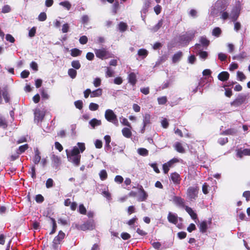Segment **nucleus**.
Masks as SVG:
<instances>
[{"instance_id": "obj_1", "label": "nucleus", "mask_w": 250, "mask_h": 250, "mask_svg": "<svg viewBox=\"0 0 250 250\" xmlns=\"http://www.w3.org/2000/svg\"><path fill=\"white\" fill-rule=\"evenodd\" d=\"M228 6L227 0H218L210 8V15L214 17L220 15V18L224 21L229 19V13L226 10Z\"/></svg>"}, {"instance_id": "obj_2", "label": "nucleus", "mask_w": 250, "mask_h": 250, "mask_svg": "<svg viewBox=\"0 0 250 250\" xmlns=\"http://www.w3.org/2000/svg\"><path fill=\"white\" fill-rule=\"evenodd\" d=\"M85 149V145L83 143H78L77 146L73 147L71 151L66 150V153L68 160L72 163L75 166L80 165L81 155L80 152H83Z\"/></svg>"}, {"instance_id": "obj_3", "label": "nucleus", "mask_w": 250, "mask_h": 250, "mask_svg": "<svg viewBox=\"0 0 250 250\" xmlns=\"http://www.w3.org/2000/svg\"><path fill=\"white\" fill-rule=\"evenodd\" d=\"M196 32V31L193 30L187 31L185 34L179 36V42L183 46L188 45L194 38Z\"/></svg>"}, {"instance_id": "obj_4", "label": "nucleus", "mask_w": 250, "mask_h": 250, "mask_svg": "<svg viewBox=\"0 0 250 250\" xmlns=\"http://www.w3.org/2000/svg\"><path fill=\"white\" fill-rule=\"evenodd\" d=\"M104 117L107 121L113 123L116 126L119 125L117 117L112 110L107 109L105 112Z\"/></svg>"}, {"instance_id": "obj_5", "label": "nucleus", "mask_w": 250, "mask_h": 250, "mask_svg": "<svg viewBox=\"0 0 250 250\" xmlns=\"http://www.w3.org/2000/svg\"><path fill=\"white\" fill-rule=\"evenodd\" d=\"M76 227L79 229L85 231L86 230H93L95 228V225L94 221L90 219L81 225H76Z\"/></svg>"}, {"instance_id": "obj_6", "label": "nucleus", "mask_w": 250, "mask_h": 250, "mask_svg": "<svg viewBox=\"0 0 250 250\" xmlns=\"http://www.w3.org/2000/svg\"><path fill=\"white\" fill-rule=\"evenodd\" d=\"M64 236L65 233L62 230H60L59 232L58 235L54 238L53 241L52 248L54 250H58L59 249V245L64 239Z\"/></svg>"}, {"instance_id": "obj_7", "label": "nucleus", "mask_w": 250, "mask_h": 250, "mask_svg": "<svg viewBox=\"0 0 250 250\" xmlns=\"http://www.w3.org/2000/svg\"><path fill=\"white\" fill-rule=\"evenodd\" d=\"M247 99V96L246 94H239L236 98L230 103L231 106L238 107L244 104Z\"/></svg>"}, {"instance_id": "obj_8", "label": "nucleus", "mask_w": 250, "mask_h": 250, "mask_svg": "<svg viewBox=\"0 0 250 250\" xmlns=\"http://www.w3.org/2000/svg\"><path fill=\"white\" fill-rule=\"evenodd\" d=\"M240 11V6L239 5H236L234 6L230 13L229 14V19L231 20V21L233 22H235L237 20L239 17Z\"/></svg>"}, {"instance_id": "obj_9", "label": "nucleus", "mask_w": 250, "mask_h": 250, "mask_svg": "<svg viewBox=\"0 0 250 250\" xmlns=\"http://www.w3.org/2000/svg\"><path fill=\"white\" fill-rule=\"evenodd\" d=\"M199 188L197 187H190L187 190V195L188 198L192 201L195 200L198 196Z\"/></svg>"}, {"instance_id": "obj_10", "label": "nucleus", "mask_w": 250, "mask_h": 250, "mask_svg": "<svg viewBox=\"0 0 250 250\" xmlns=\"http://www.w3.org/2000/svg\"><path fill=\"white\" fill-rule=\"evenodd\" d=\"M95 53L97 57L101 59H106L109 57V53L104 48L94 50Z\"/></svg>"}, {"instance_id": "obj_11", "label": "nucleus", "mask_w": 250, "mask_h": 250, "mask_svg": "<svg viewBox=\"0 0 250 250\" xmlns=\"http://www.w3.org/2000/svg\"><path fill=\"white\" fill-rule=\"evenodd\" d=\"M178 219H179L181 221H182V218L178 217L176 214L173 213L171 212L168 213L167 216V220L170 223L176 225L178 223Z\"/></svg>"}, {"instance_id": "obj_12", "label": "nucleus", "mask_w": 250, "mask_h": 250, "mask_svg": "<svg viewBox=\"0 0 250 250\" xmlns=\"http://www.w3.org/2000/svg\"><path fill=\"white\" fill-rule=\"evenodd\" d=\"M50 158L53 167L56 169L57 168L61 163L60 157L55 154H52Z\"/></svg>"}, {"instance_id": "obj_13", "label": "nucleus", "mask_w": 250, "mask_h": 250, "mask_svg": "<svg viewBox=\"0 0 250 250\" xmlns=\"http://www.w3.org/2000/svg\"><path fill=\"white\" fill-rule=\"evenodd\" d=\"M173 201L177 206L185 208L186 206H185L184 199L179 196H174Z\"/></svg>"}, {"instance_id": "obj_14", "label": "nucleus", "mask_w": 250, "mask_h": 250, "mask_svg": "<svg viewBox=\"0 0 250 250\" xmlns=\"http://www.w3.org/2000/svg\"><path fill=\"white\" fill-rule=\"evenodd\" d=\"M236 156L239 158H242L243 156L250 155V149L245 148L244 149H237Z\"/></svg>"}, {"instance_id": "obj_15", "label": "nucleus", "mask_w": 250, "mask_h": 250, "mask_svg": "<svg viewBox=\"0 0 250 250\" xmlns=\"http://www.w3.org/2000/svg\"><path fill=\"white\" fill-rule=\"evenodd\" d=\"M35 121H42L44 116V113L40 109H36L34 111Z\"/></svg>"}, {"instance_id": "obj_16", "label": "nucleus", "mask_w": 250, "mask_h": 250, "mask_svg": "<svg viewBox=\"0 0 250 250\" xmlns=\"http://www.w3.org/2000/svg\"><path fill=\"white\" fill-rule=\"evenodd\" d=\"M229 74L228 72L223 71L218 74V79L222 82H224L229 79Z\"/></svg>"}, {"instance_id": "obj_17", "label": "nucleus", "mask_w": 250, "mask_h": 250, "mask_svg": "<svg viewBox=\"0 0 250 250\" xmlns=\"http://www.w3.org/2000/svg\"><path fill=\"white\" fill-rule=\"evenodd\" d=\"M140 193L138 199V200L140 202L144 201L146 200L148 195L147 193L145 191V190L142 187L140 188Z\"/></svg>"}, {"instance_id": "obj_18", "label": "nucleus", "mask_w": 250, "mask_h": 250, "mask_svg": "<svg viewBox=\"0 0 250 250\" xmlns=\"http://www.w3.org/2000/svg\"><path fill=\"white\" fill-rule=\"evenodd\" d=\"M199 42L203 45V47H204L205 49L207 48L208 46L209 45L210 43L209 41L208 40L206 37L205 36L200 37L199 39Z\"/></svg>"}, {"instance_id": "obj_19", "label": "nucleus", "mask_w": 250, "mask_h": 250, "mask_svg": "<svg viewBox=\"0 0 250 250\" xmlns=\"http://www.w3.org/2000/svg\"><path fill=\"white\" fill-rule=\"evenodd\" d=\"M170 179L175 184H179L181 180L180 175L176 172H174L171 174Z\"/></svg>"}, {"instance_id": "obj_20", "label": "nucleus", "mask_w": 250, "mask_h": 250, "mask_svg": "<svg viewBox=\"0 0 250 250\" xmlns=\"http://www.w3.org/2000/svg\"><path fill=\"white\" fill-rule=\"evenodd\" d=\"M35 154L33 158V162L35 164H38L41 161V157L40 156V152L37 148L35 149Z\"/></svg>"}, {"instance_id": "obj_21", "label": "nucleus", "mask_w": 250, "mask_h": 250, "mask_svg": "<svg viewBox=\"0 0 250 250\" xmlns=\"http://www.w3.org/2000/svg\"><path fill=\"white\" fill-rule=\"evenodd\" d=\"M128 82L130 83L132 85H134L136 84L137 82L136 75L134 73H130L128 75Z\"/></svg>"}, {"instance_id": "obj_22", "label": "nucleus", "mask_w": 250, "mask_h": 250, "mask_svg": "<svg viewBox=\"0 0 250 250\" xmlns=\"http://www.w3.org/2000/svg\"><path fill=\"white\" fill-rule=\"evenodd\" d=\"M183 56V53L181 51H178L174 54L172 57V62L176 63L180 61Z\"/></svg>"}, {"instance_id": "obj_23", "label": "nucleus", "mask_w": 250, "mask_h": 250, "mask_svg": "<svg viewBox=\"0 0 250 250\" xmlns=\"http://www.w3.org/2000/svg\"><path fill=\"white\" fill-rule=\"evenodd\" d=\"M89 124L92 128H94L95 127L100 125L102 122L101 120L94 118L89 122Z\"/></svg>"}, {"instance_id": "obj_24", "label": "nucleus", "mask_w": 250, "mask_h": 250, "mask_svg": "<svg viewBox=\"0 0 250 250\" xmlns=\"http://www.w3.org/2000/svg\"><path fill=\"white\" fill-rule=\"evenodd\" d=\"M200 231L202 233H205L208 229V224L206 220L201 222L199 225Z\"/></svg>"}, {"instance_id": "obj_25", "label": "nucleus", "mask_w": 250, "mask_h": 250, "mask_svg": "<svg viewBox=\"0 0 250 250\" xmlns=\"http://www.w3.org/2000/svg\"><path fill=\"white\" fill-rule=\"evenodd\" d=\"M237 130L235 128H229L228 129H227L224 131H223L221 134L222 135H233L237 133Z\"/></svg>"}, {"instance_id": "obj_26", "label": "nucleus", "mask_w": 250, "mask_h": 250, "mask_svg": "<svg viewBox=\"0 0 250 250\" xmlns=\"http://www.w3.org/2000/svg\"><path fill=\"white\" fill-rule=\"evenodd\" d=\"M185 209L187 211V212L189 214L192 219L194 220L197 219V214L194 212V211L191 208L188 207V206H186Z\"/></svg>"}, {"instance_id": "obj_27", "label": "nucleus", "mask_w": 250, "mask_h": 250, "mask_svg": "<svg viewBox=\"0 0 250 250\" xmlns=\"http://www.w3.org/2000/svg\"><path fill=\"white\" fill-rule=\"evenodd\" d=\"M103 90L101 88H98L92 92L91 91L90 97L91 98L100 97L102 95Z\"/></svg>"}, {"instance_id": "obj_28", "label": "nucleus", "mask_w": 250, "mask_h": 250, "mask_svg": "<svg viewBox=\"0 0 250 250\" xmlns=\"http://www.w3.org/2000/svg\"><path fill=\"white\" fill-rule=\"evenodd\" d=\"M150 5V1L149 0H145L144 2V5L142 10V12L146 14Z\"/></svg>"}, {"instance_id": "obj_29", "label": "nucleus", "mask_w": 250, "mask_h": 250, "mask_svg": "<svg viewBox=\"0 0 250 250\" xmlns=\"http://www.w3.org/2000/svg\"><path fill=\"white\" fill-rule=\"evenodd\" d=\"M123 135L126 138H130L132 135V133L129 128L127 127L124 128L122 130Z\"/></svg>"}, {"instance_id": "obj_30", "label": "nucleus", "mask_w": 250, "mask_h": 250, "mask_svg": "<svg viewBox=\"0 0 250 250\" xmlns=\"http://www.w3.org/2000/svg\"><path fill=\"white\" fill-rule=\"evenodd\" d=\"M150 123V115L148 114H145L143 116V125L144 126H147Z\"/></svg>"}, {"instance_id": "obj_31", "label": "nucleus", "mask_w": 250, "mask_h": 250, "mask_svg": "<svg viewBox=\"0 0 250 250\" xmlns=\"http://www.w3.org/2000/svg\"><path fill=\"white\" fill-rule=\"evenodd\" d=\"M128 26L127 24L123 21H121L118 24V29L120 31L122 32H125Z\"/></svg>"}, {"instance_id": "obj_32", "label": "nucleus", "mask_w": 250, "mask_h": 250, "mask_svg": "<svg viewBox=\"0 0 250 250\" xmlns=\"http://www.w3.org/2000/svg\"><path fill=\"white\" fill-rule=\"evenodd\" d=\"M196 55H199L200 59L203 60H205L208 56V53L205 51H201L198 52Z\"/></svg>"}, {"instance_id": "obj_33", "label": "nucleus", "mask_w": 250, "mask_h": 250, "mask_svg": "<svg viewBox=\"0 0 250 250\" xmlns=\"http://www.w3.org/2000/svg\"><path fill=\"white\" fill-rule=\"evenodd\" d=\"M82 51L77 48H73L71 50V55L73 57H77L81 55Z\"/></svg>"}, {"instance_id": "obj_34", "label": "nucleus", "mask_w": 250, "mask_h": 250, "mask_svg": "<svg viewBox=\"0 0 250 250\" xmlns=\"http://www.w3.org/2000/svg\"><path fill=\"white\" fill-rule=\"evenodd\" d=\"M0 127L4 129H5L7 127V122L6 119L1 116H0Z\"/></svg>"}, {"instance_id": "obj_35", "label": "nucleus", "mask_w": 250, "mask_h": 250, "mask_svg": "<svg viewBox=\"0 0 250 250\" xmlns=\"http://www.w3.org/2000/svg\"><path fill=\"white\" fill-rule=\"evenodd\" d=\"M176 150L180 153H184L185 149L183 148L182 144L180 143H176L175 145Z\"/></svg>"}, {"instance_id": "obj_36", "label": "nucleus", "mask_w": 250, "mask_h": 250, "mask_svg": "<svg viewBox=\"0 0 250 250\" xmlns=\"http://www.w3.org/2000/svg\"><path fill=\"white\" fill-rule=\"evenodd\" d=\"M28 148V145L27 144H25L24 145L20 146L18 149H17V152L19 154L23 153L27 148Z\"/></svg>"}, {"instance_id": "obj_37", "label": "nucleus", "mask_w": 250, "mask_h": 250, "mask_svg": "<svg viewBox=\"0 0 250 250\" xmlns=\"http://www.w3.org/2000/svg\"><path fill=\"white\" fill-rule=\"evenodd\" d=\"M221 30L219 27H215L213 29L212 34L213 36L218 37L221 35Z\"/></svg>"}, {"instance_id": "obj_38", "label": "nucleus", "mask_w": 250, "mask_h": 250, "mask_svg": "<svg viewBox=\"0 0 250 250\" xmlns=\"http://www.w3.org/2000/svg\"><path fill=\"white\" fill-rule=\"evenodd\" d=\"M193 49L195 51V53L197 54L198 52L202 51L204 49H205V48L203 47V45L200 43H196Z\"/></svg>"}, {"instance_id": "obj_39", "label": "nucleus", "mask_w": 250, "mask_h": 250, "mask_svg": "<svg viewBox=\"0 0 250 250\" xmlns=\"http://www.w3.org/2000/svg\"><path fill=\"white\" fill-rule=\"evenodd\" d=\"M68 74L72 79H74L76 77L77 71L73 68H70L68 70Z\"/></svg>"}, {"instance_id": "obj_40", "label": "nucleus", "mask_w": 250, "mask_h": 250, "mask_svg": "<svg viewBox=\"0 0 250 250\" xmlns=\"http://www.w3.org/2000/svg\"><path fill=\"white\" fill-rule=\"evenodd\" d=\"M60 5L65 7L67 10H70L71 7V4L68 1H62Z\"/></svg>"}, {"instance_id": "obj_41", "label": "nucleus", "mask_w": 250, "mask_h": 250, "mask_svg": "<svg viewBox=\"0 0 250 250\" xmlns=\"http://www.w3.org/2000/svg\"><path fill=\"white\" fill-rule=\"evenodd\" d=\"M163 24V20H160L158 21V22L157 23V24H156L155 26H154L152 27V31L154 32H156L160 28V27L162 26Z\"/></svg>"}, {"instance_id": "obj_42", "label": "nucleus", "mask_w": 250, "mask_h": 250, "mask_svg": "<svg viewBox=\"0 0 250 250\" xmlns=\"http://www.w3.org/2000/svg\"><path fill=\"white\" fill-rule=\"evenodd\" d=\"M99 176L100 177V179L102 180H105L107 177V174L105 170L103 169L99 173Z\"/></svg>"}, {"instance_id": "obj_43", "label": "nucleus", "mask_w": 250, "mask_h": 250, "mask_svg": "<svg viewBox=\"0 0 250 250\" xmlns=\"http://www.w3.org/2000/svg\"><path fill=\"white\" fill-rule=\"evenodd\" d=\"M71 65L74 68L76 69H79L81 66L79 61L78 60L73 61L71 62Z\"/></svg>"}, {"instance_id": "obj_44", "label": "nucleus", "mask_w": 250, "mask_h": 250, "mask_svg": "<svg viewBox=\"0 0 250 250\" xmlns=\"http://www.w3.org/2000/svg\"><path fill=\"white\" fill-rule=\"evenodd\" d=\"M138 153L142 156H146L148 154V151L147 149L144 148H140L138 149Z\"/></svg>"}, {"instance_id": "obj_45", "label": "nucleus", "mask_w": 250, "mask_h": 250, "mask_svg": "<svg viewBox=\"0 0 250 250\" xmlns=\"http://www.w3.org/2000/svg\"><path fill=\"white\" fill-rule=\"evenodd\" d=\"M51 221H52V229L51 231V232H50V235H52L56 231V228H57V225H56V223L55 220L54 218H51Z\"/></svg>"}, {"instance_id": "obj_46", "label": "nucleus", "mask_w": 250, "mask_h": 250, "mask_svg": "<svg viewBox=\"0 0 250 250\" xmlns=\"http://www.w3.org/2000/svg\"><path fill=\"white\" fill-rule=\"evenodd\" d=\"M2 96L6 103H9L10 101V97L8 92L7 90H4L2 92Z\"/></svg>"}, {"instance_id": "obj_47", "label": "nucleus", "mask_w": 250, "mask_h": 250, "mask_svg": "<svg viewBox=\"0 0 250 250\" xmlns=\"http://www.w3.org/2000/svg\"><path fill=\"white\" fill-rule=\"evenodd\" d=\"M99 108V105L97 104L91 103L89 105V108L91 111L97 110Z\"/></svg>"}, {"instance_id": "obj_48", "label": "nucleus", "mask_w": 250, "mask_h": 250, "mask_svg": "<svg viewBox=\"0 0 250 250\" xmlns=\"http://www.w3.org/2000/svg\"><path fill=\"white\" fill-rule=\"evenodd\" d=\"M120 121L122 124L126 125L128 127L131 128L130 124L128 122L127 120L125 118H120Z\"/></svg>"}, {"instance_id": "obj_49", "label": "nucleus", "mask_w": 250, "mask_h": 250, "mask_svg": "<svg viewBox=\"0 0 250 250\" xmlns=\"http://www.w3.org/2000/svg\"><path fill=\"white\" fill-rule=\"evenodd\" d=\"M46 14L44 12H42L39 15L38 19L39 21H43L46 20Z\"/></svg>"}, {"instance_id": "obj_50", "label": "nucleus", "mask_w": 250, "mask_h": 250, "mask_svg": "<svg viewBox=\"0 0 250 250\" xmlns=\"http://www.w3.org/2000/svg\"><path fill=\"white\" fill-rule=\"evenodd\" d=\"M138 55L145 57L147 55V51L145 49H140L138 51Z\"/></svg>"}, {"instance_id": "obj_51", "label": "nucleus", "mask_w": 250, "mask_h": 250, "mask_svg": "<svg viewBox=\"0 0 250 250\" xmlns=\"http://www.w3.org/2000/svg\"><path fill=\"white\" fill-rule=\"evenodd\" d=\"M74 104L76 108L81 109L83 107V103L82 100H78L74 102Z\"/></svg>"}, {"instance_id": "obj_52", "label": "nucleus", "mask_w": 250, "mask_h": 250, "mask_svg": "<svg viewBox=\"0 0 250 250\" xmlns=\"http://www.w3.org/2000/svg\"><path fill=\"white\" fill-rule=\"evenodd\" d=\"M78 211L82 214H85L86 213V209L83 204H80L79 207Z\"/></svg>"}, {"instance_id": "obj_53", "label": "nucleus", "mask_w": 250, "mask_h": 250, "mask_svg": "<svg viewBox=\"0 0 250 250\" xmlns=\"http://www.w3.org/2000/svg\"><path fill=\"white\" fill-rule=\"evenodd\" d=\"M119 3L118 1H116L113 5L112 12L114 14H116L117 13V10L119 8Z\"/></svg>"}, {"instance_id": "obj_54", "label": "nucleus", "mask_w": 250, "mask_h": 250, "mask_svg": "<svg viewBox=\"0 0 250 250\" xmlns=\"http://www.w3.org/2000/svg\"><path fill=\"white\" fill-rule=\"evenodd\" d=\"M89 21V18L88 16L86 15H84L81 18V22L83 24H87Z\"/></svg>"}, {"instance_id": "obj_55", "label": "nucleus", "mask_w": 250, "mask_h": 250, "mask_svg": "<svg viewBox=\"0 0 250 250\" xmlns=\"http://www.w3.org/2000/svg\"><path fill=\"white\" fill-rule=\"evenodd\" d=\"M35 200L38 203H42L44 201V197L41 194H38L35 197Z\"/></svg>"}, {"instance_id": "obj_56", "label": "nucleus", "mask_w": 250, "mask_h": 250, "mask_svg": "<svg viewBox=\"0 0 250 250\" xmlns=\"http://www.w3.org/2000/svg\"><path fill=\"white\" fill-rule=\"evenodd\" d=\"M167 99L166 97L164 96L158 98V102L160 104H164L166 103Z\"/></svg>"}, {"instance_id": "obj_57", "label": "nucleus", "mask_w": 250, "mask_h": 250, "mask_svg": "<svg viewBox=\"0 0 250 250\" xmlns=\"http://www.w3.org/2000/svg\"><path fill=\"white\" fill-rule=\"evenodd\" d=\"M88 39L86 36H83L79 39L80 42L82 44H85L87 43Z\"/></svg>"}, {"instance_id": "obj_58", "label": "nucleus", "mask_w": 250, "mask_h": 250, "mask_svg": "<svg viewBox=\"0 0 250 250\" xmlns=\"http://www.w3.org/2000/svg\"><path fill=\"white\" fill-rule=\"evenodd\" d=\"M228 142V138H221L218 140V143L221 145H224Z\"/></svg>"}, {"instance_id": "obj_59", "label": "nucleus", "mask_w": 250, "mask_h": 250, "mask_svg": "<svg viewBox=\"0 0 250 250\" xmlns=\"http://www.w3.org/2000/svg\"><path fill=\"white\" fill-rule=\"evenodd\" d=\"M237 75L240 81H242L246 79V76L242 72L238 71L237 73Z\"/></svg>"}, {"instance_id": "obj_60", "label": "nucleus", "mask_w": 250, "mask_h": 250, "mask_svg": "<svg viewBox=\"0 0 250 250\" xmlns=\"http://www.w3.org/2000/svg\"><path fill=\"white\" fill-rule=\"evenodd\" d=\"M53 181L52 179L49 178L46 182V187L47 188H50L53 187Z\"/></svg>"}, {"instance_id": "obj_61", "label": "nucleus", "mask_w": 250, "mask_h": 250, "mask_svg": "<svg viewBox=\"0 0 250 250\" xmlns=\"http://www.w3.org/2000/svg\"><path fill=\"white\" fill-rule=\"evenodd\" d=\"M101 84V80L99 78H96L93 81V84L95 87L99 86Z\"/></svg>"}, {"instance_id": "obj_62", "label": "nucleus", "mask_w": 250, "mask_h": 250, "mask_svg": "<svg viewBox=\"0 0 250 250\" xmlns=\"http://www.w3.org/2000/svg\"><path fill=\"white\" fill-rule=\"evenodd\" d=\"M36 29L35 27H32L29 31L28 35L30 37L32 38L35 35Z\"/></svg>"}, {"instance_id": "obj_63", "label": "nucleus", "mask_w": 250, "mask_h": 250, "mask_svg": "<svg viewBox=\"0 0 250 250\" xmlns=\"http://www.w3.org/2000/svg\"><path fill=\"white\" fill-rule=\"evenodd\" d=\"M30 67L35 71H38V64L35 62H32L30 64Z\"/></svg>"}, {"instance_id": "obj_64", "label": "nucleus", "mask_w": 250, "mask_h": 250, "mask_svg": "<svg viewBox=\"0 0 250 250\" xmlns=\"http://www.w3.org/2000/svg\"><path fill=\"white\" fill-rule=\"evenodd\" d=\"M5 38L7 41H8L11 43L14 42L15 41L14 38L10 34L6 35Z\"/></svg>"}]
</instances>
